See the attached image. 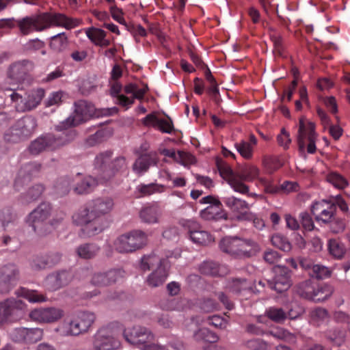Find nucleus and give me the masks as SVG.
<instances>
[{"label":"nucleus","mask_w":350,"mask_h":350,"mask_svg":"<svg viewBox=\"0 0 350 350\" xmlns=\"http://www.w3.org/2000/svg\"><path fill=\"white\" fill-rule=\"evenodd\" d=\"M95 320L94 313L89 311H79L65 318L55 330L62 336H78L87 334Z\"/></svg>","instance_id":"f257e3e1"},{"label":"nucleus","mask_w":350,"mask_h":350,"mask_svg":"<svg viewBox=\"0 0 350 350\" xmlns=\"http://www.w3.org/2000/svg\"><path fill=\"white\" fill-rule=\"evenodd\" d=\"M52 210V205L49 202H42L28 214L25 221L36 234L40 236L46 235L61 222L64 217V213H62L57 219L48 221L51 215Z\"/></svg>","instance_id":"f03ea898"},{"label":"nucleus","mask_w":350,"mask_h":350,"mask_svg":"<svg viewBox=\"0 0 350 350\" xmlns=\"http://www.w3.org/2000/svg\"><path fill=\"white\" fill-rule=\"evenodd\" d=\"M73 224L81 228V235L90 237L99 234L104 230L103 225L98 220L88 203L78 208L72 215Z\"/></svg>","instance_id":"7ed1b4c3"},{"label":"nucleus","mask_w":350,"mask_h":350,"mask_svg":"<svg viewBox=\"0 0 350 350\" xmlns=\"http://www.w3.org/2000/svg\"><path fill=\"white\" fill-rule=\"evenodd\" d=\"M56 135L47 134L40 136L32 141L29 146V151L31 154L38 155L44 150H53L72 140V133L70 131H59Z\"/></svg>","instance_id":"20e7f679"},{"label":"nucleus","mask_w":350,"mask_h":350,"mask_svg":"<svg viewBox=\"0 0 350 350\" xmlns=\"http://www.w3.org/2000/svg\"><path fill=\"white\" fill-rule=\"evenodd\" d=\"M122 89L121 84L115 81L111 85V95L116 98L117 104L126 109L134 104L135 99L143 100L149 90L147 84L143 83L142 87L140 88L137 83H130L124 87V93L132 95L131 97H128L120 94Z\"/></svg>","instance_id":"39448f33"},{"label":"nucleus","mask_w":350,"mask_h":350,"mask_svg":"<svg viewBox=\"0 0 350 350\" xmlns=\"http://www.w3.org/2000/svg\"><path fill=\"white\" fill-rule=\"evenodd\" d=\"M122 327L113 322L99 328L92 337V340L103 350H118L122 347L120 335Z\"/></svg>","instance_id":"423d86ee"},{"label":"nucleus","mask_w":350,"mask_h":350,"mask_svg":"<svg viewBox=\"0 0 350 350\" xmlns=\"http://www.w3.org/2000/svg\"><path fill=\"white\" fill-rule=\"evenodd\" d=\"M148 243L147 234L141 230H133L120 235L113 241V247L120 254L133 253Z\"/></svg>","instance_id":"0eeeda50"},{"label":"nucleus","mask_w":350,"mask_h":350,"mask_svg":"<svg viewBox=\"0 0 350 350\" xmlns=\"http://www.w3.org/2000/svg\"><path fill=\"white\" fill-rule=\"evenodd\" d=\"M36 128V119L32 116H25L5 133L4 139L10 143L27 140L35 133Z\"/></svg>","instance_id":"6e6552de"},{"label":"nucleus","mask_w":350,"mask_h":350,"mask_svg":"<svg viewBox=\"0 0 350 350\" xmlns=\"http://www.w3.org/2000/svg\"><path fill=\"white\" fill-rule=\"evenodd\" d=\"M254 242L237 237H226L219 242L220 250L234 258H249L254 254Z\"/></svg>","instance_id":"1a4fd4ad"},{"label":"nucleus","mask_w":350,"mask_h":350,"mask_svg":"<svg viewBox=\"0 0 350 350\" xmlns=\"http://www.w3.org/2000/svg\"><path fill=\"white\" fill-rule=\"evenodd\" d=\"M75 114L68 117L65 121L59 123L55 126L57 131H70L72 133V139L75 135L73 130L70 129L72 126H76L86 121L94 114V107L85 100H81L75 103Z\"/></svg>","instance_id":"9d476101"},{"label":"nucleus","mask_w":350,"mask_h":350,"mask_svg":"<svg viewBox=\"0 0 350 350\" xmlns=\"http://www.w3.org/2000/svg\"><path fill=\"white\" fill-rule=\"evenodd\" d=\"M111 151H105L98 154L94 160L95 167L106 173L109 178L117 173H122L127 169L126 158L120 156L116 157L110 163Z\"/></svg>","instance_id":"9b49d317"},{"label":"nucleus","mask_w":350,"mask_h":350,"mask_svg":"<svg viewBox=\"0 0 350 350\" xmlns=\"http://www.w3.org/2000/svg\"><path fill=\"white\" fill-rule=\"evenodd\" d=\"M44 96V90L41 88L31 90L27 94L25 99H23L22 96L16 92H13L10 95L12 101L16 103V109L21 112L36 109Z\"/></svg>","instance_id":"f8f14e48"},{"label":"nucleus","mask_w":350,"mask_h":350,"mask_svg":"<svg viewBox=\"0 0 350 350\" xmlns=\"http://www.w3.org/2000/svg\"><path fill=\"white\" fill-rule=\"evenodd\" d=\"M121 334L126 342L140 349L146 342H151L154 338V335L149 329L139 325L122 329Z\"/></svg>","instance_id":"ddd939ff"},{"label":"nucleus","mask_w":350,"mask_h":350,"mask_svg":"<svg viewBox=\"0 0 350 350\" xmlns=\"http://www.w3.org/2000/svg\"><path fill=\"white\" fill-rule=\"evenodd\" d=\"M42 16L44 30L53 27H63L67 30H70L80 25L79 20L68 17L66 14L60 12H42Z\"/></svg>","instance_id":"4468645a"},{"label":"nucleus","mask_w":350,"mask_h":350,"mask_svg":"<svg viewBox=\"0 0 350 350\" xmlns=\"http://www.w3.org/2000/svg\"><path fill=\"white\" fill-rule=\"evenodd\" d=\"M314 129V124L310 122H306L304 118H300L297 137L299 150H304L306 146V141L307 140L308 142V144L307 145V152L310 154H314L316 152V133Z\"/></svg>","instance_id":"2eb2a0df"},{"label":"nucleus","mask_w":350,"mask_h":350,"mask_svg":"<svg viewBox=\"0 0 350 350\" xmlns=\"http://www.w3.org/2000/svg\"><path fill=\"white\" fill-rule=\"evenodd\" d=\"M43 329L39 327H17L9 333L10 338L15 342L31 345L38 342L43 338Z\"/></svg>","instance_id":"dca6fc26"},{"label":"nucleus","mask_w":350,"mask_h":350,"mask_svg":"<svg viewBox=\"0 0 350 350\" xmlns=\"http://www.w3.org/2000/svg\"><path fill=\"white\" fill-rule=\"evenodd\" d=\"M310 211L317 223L327 224L334 217L336 208L330 200H321L312 202Z\"/></svg>","instance_id":"f3484780"},{"label":"nucleus","mask_w":350,"mask_h":350,"mask_svg":"<svg viewBox=\"0 0 350 350\" xmlns=\"http://www.w3.org/2000/svg\"><path fill=\"white\" fill-rule=\"evenodd\" d=\"M183 226L193 243L206 245L214 241L213 236L208 232L202 230L201 226L196 221L187 220Z\"/></svg>","instance_id":"a211bd4d"},{"label":"nucleus","mask_w":350,"mask_h":350,"mask_svg":"<svg viewBox=\"0 0 350 350\" xmlns=\"http://www.w3.org/2000/svg\"><path fill=\"white\" fill-rule=\"evenodd\" d=\"M19 271L14 264H8L0 268V293H9L17 284Z\"/></svg>","instance_id":"6ab92c4d"},{"label":"nucleus","mask_w":350,"mask_h":350,"mask_svg":"<svg viewBox=\"0 0 350 350\" xmlns=\"http://www.w3.org/2000/svg\"><path fill=\"white\" fill-rule=\"evenodd\" d=\"M73 279L72 272L60 270L48 275L44 280V288L49 291H56L67 286Z\"/></svg>","instance_id":"aec40b11"},{"label":"nucleus","mask_w":350,"mask_h":350,"mask_svg":"<svg viewBox=\"0 0 350 350\" xmlns=\"http://www.w3.org/2000/svg\"><path fill=\"white\" fill-rule=\"evenodd\" d=\"M124 276L122 269H111L105 272H95L92 274L90 282L96 286H106L118 282Z\"/></svg>","instance_id":"412c9836"},{"label":"nucleus","mask_w":350,"mask_h":350,"mask_svg":"<svg viewBox=\"0 0 350 350\" xmlns=\"http://www.w3.org/2000/svg\"><path fill=\"white\" fill-rule=\"evenodd\" d=\"M90 208L96 216L98 217V220L105 228L104 216L110 213L114 207L113 199L109 196L96 198L88 202Z\"/></svg>","instance_id":"4be33fe9"},{"label":"nucleus","mask_w":350,"mask_h":350,"mask_svg":"<svg viewBox=\"0 0 350 350\" xmlns=\"http://www.w3.org/2000/svg\"><path fill=\"white\" fill-rule=\"evenodd\" d=\"M42 13L25 16L16 21V25L23 35H29L32 32L43 31L44 23Z\"/></svg>","instance_id":"5701e85b"},{"label":"nucleus","mask_w":350,"mask_h":350,"mask_svg":"<svg viewBox=\"0 0 350 350\" xmlns=\"http://www.w3.org/2000/svg\"><path fill=\"white\" fill-rule=\"evenodd\" d=\"M64 314V310L58 308H38L29 313V317L39 323H53L60 319Z\"/></svg>","instance_id":"b1692460"},{"label":"nucleus","mask_w":350,"mask_h":350,"mask_svg":"<svg viewBox=\"0 0 350 350\" xmlns=\"http://www.w3.org/2000/svg\"><path fill=\"white\" fill-rule=\"evenodd\" d=\"M296 291L300 297L306 299L320 301L326 299V296L323 295L322 290L310 280H306L299 283Z\"/></svg>","instance_id":"393cba45"},{"label":"nucleus","mask_w":350,"mask_h":350,"mask_svg":"<svg viewBox=\"0 0 350 350\" xmlns=\"http://www.w3.org/2000/svg\"><path fill=\"white\" fill-rule=\"evenodd\" d=\"M174 253L168 252L165 255L166 258L160 256L155 252H153L149 255L144 256L141 260V268L144 271L159 269L160 267L168 268L169 258H171Z\"/></svg>","instance_id":"a878e982"},{"label":"nucleus","mask_w":350,"mask_h":350,"mask_svg":"<svg viewBox=\"0 0 350 350\" xmlns=\"http://www.w3.org/2000/svg\"><path fill=\"white\" fill-rule=\"evenodd\" d=\"M40 168L41 165L38 163H29L21 167L14 181L15 189L19 191L24 184L28 183L40 172Z\"/></svg>","instance_id":"bb28decb"},{"label":"nucleus","mask_w":350,"mask_h":350,"mask_svg":"<svg viewBox=\"0 0 350 350\" xmlns=\"http://www.w3.org/2000/svg\"><path fill=\"white\" fill-rule=\"evenodd\" d=\"M25 304L21 299L8 298L0 302V324L12 317L17 310L24 309Z\"/></svg>","instance_id":"cd10ccee"},{"label":"nucleus","mask_w":350,"mask_h":350,"mask_svg":"<svg viewBox=\"0 0 350 350\" xmlns=\"http://www.w3.org/2000/svg\"><path fill=\"white\" fill-rule=\"evenodd\" d=\"M275 272V275L273 281L269 284L270 287L278 293L287 291L291 286L289 270L285 267H278Z\"/></svg>","instance_id":"c85d7f7f"},{"label":"nucleus","mask_w":350,"mask_h":350,"mask_svg":"<svg viewBox=\"0 0 350 350\" xmlns=\"http://www.w3.org/2000/svg\"><path fill=\"white\" fill-rule=\"evenodd\" d=\"M32 64L28 60H22L13 63L8 70V77L16 83L23 81L32 69Z\"/></svg>","instance_id":"c756f323"},{"label":"nucleus","mask_w":350,"mask_h":350,"mask_svg":"<svg viewBox=\"0 0 350 350\" xmlns=\"http://www.w3.org/2000/svg\"><path fill=\"white\" fill-rule=\"evenodd\" d=\"M159 161L156 152H149L141 154L133 165V170L137 174H144L149 170L151 166L157 165Z\"/></svg>","instance_id":"7c9ffc66"},{"label":"nucleus","mask_w":350,"mask_h":350,"mask_svg":"<svg viewBox=\"0 0 350 350\" xmlns=\"http://www.w3.org/2000/svg\"><path fill=\"white\" fill-rule=\"evenodd\" d=\"M73 178L75 185H72V190L75 193L78 195L91 193L98 184L97 180L92 176H86L81 178L80 173H77Z\"/></svg>","instance_id":"2f4dec72"},{"label":"nucleus","mask_w":350,"mask_h":350,"mask_svg":"<svg viewBox=\"0 0 350 350\" xmlns=\"http://www.w3.org/2000/svg\"><path fill=\"white\" fill-rule=\"evenodd\" d=\"M222 200L225 205L229 208L232 212L237 214L239 219L246 218L250 206L245 200L237 198L234 196L225 197Z\"/></svg>","instance_id":"473e14b6"},{"label":"nucleus","mask_w":350,"mask_h":350,"mask_svg":"<svg viewBox=\"0 0 350 350\" xmlns=\"http://www.w3.org/2000/svg\"><path fill=\"white\" fill-rule=\"evenodd\" d=\"M162 215L161 207L156 203L143 207L139 211L142 221L148 224H157Z\"/></svg>","instance_id":"72a5a7b5"},{"label":"nucleus","mask_w":350,"mask_h":350,"mask_svg":"<svg viewBox=\"0 0 350 350\" xmlns=\"http://www.w3.org/2000/svg\"><path fill=\"white\" fill-rule=\"evenodd\" d=\"M258 140L254 134H250L248 139H241L234 144V147L240 155L245 159H250L253 157L254 148Z\"/></svg>","instance_id":"f704fd0d"},{"label":"nucleus","mask_w":350,"mask_h":350,"mask_svg":"<svg viewBox=\"0 0 350 350\" xmlns=\"http://www.w3.org/2000/svg\"><path fill=\"white\" fill-rule=\"evenodd\" d=\"M84 31L90 40L96 46L107 47L111 44L110 40L106 39V31L101 29L91 27L84 29Z\"/></svg>","instance_id":"c9c22d12"},{"label":"nucleus","mask_w":350,"mask_h":350,"mask_svg":"<svg viewBox=\"0 0 350 350\" xmlns=\"http://www.w3.org/2000/svg\"><path fill=\"white\" fill-rule=\"evenodd\" d=\"M327 247L329 254L336 260L342 259L347 252L344 243L339 238L328 239Z\"/></svg>","instance_id":"e433bc0d"},{"label":"nucleus","mask_w":350,"mask_h":350,"mask_svg":"<svg viewBox=\"0 0 350 350\" xmlns=\"http://www.w3.org/2000/svg\"><path fill=\"white\" fill-rule=\"evenodd\" d=\"M165 186L157 183L149 184L142 183L137 186L135 194L137 198L149 196L154 193H161L164 191Z\"/></svg>","instance_id":"4c0bfd02"},{"label":"nucleus","mask_w":350,"mask_h":350,"mask_svg":"<svg viewBox=\"0 0 350 350\" xmlns=\"http://www.w3.org/2000/svg\"><path fill=\"white\" fill-rule=\"evenodd\" d=\"M74 178L69 176H62L57 178L53 186L55 193L59 197L68 195L71 188L72 189L71 183H74Z\"/></svg>","instance_id":"58836bf2"},{"label":"nucleus","mask_w":350,"mask_h":350,"mask_svg":"<svg viewBox=\"0 0 350 350\" xmlns=\"http://www.w3.org/2000/svg\"><path fill=\"white\" fill-rule=\"evenodd\" d=\"M69 45L68 36L66 32L53 36L49 39V46L55 52H62Z\"/></svg>","instance_id":"ea45409f"},{"label":"nucleus","mask_w":350,"mask_h":350,"mask_svg":"<svg viewBox=\"0 0 350 350\" xmlns=\"http://www.w3.org/2000/svg\"><path fill=\"white\" fill-rule=\"evenodd\" d=\"M167 269L160 267L153 271L146 280L147 284L151 287H157L162 285L167 279Z\"/></svg>","instance_id":"a19ab883"},{"label":"nucleus","mask_w":350,"mask_h":350,"mask_svg":"<svg viewBox=\"0 0 350 350\" xmlns=\"http://www.w3.org/2000/svg\"><path fill=\"white\" fill-rule=\"evenodd\" d=\"M100 251V247L95 243H84L77 248L79 257L83 259L94 258Z\"/></svg>","instance_id":"79ce46f5"},{"label":"nucleus","mask_w":350,"mask_h":350,"mask_svg":"<svg viewBox=\"0 0 350 350\" xmlns=\"http://www.w3.org/2000/svg\"><path fill=\"white\" fill-rule=\"evenodd\" d=\"M191 321L196 324H202L206 321L208 325L219 329H226L228 324L226 319L219 315L208 317L206 320L201 319L200 317H193Z\"/></svg>","instance_id":"37998d69"},{"label":"nucleus","mask_w":350,"mask_h":350,"mask_svg":"<svg viewBox=\"0 0 350 350\" xmlns=\"http://www.w3.org/2000/svg\"><path fill=\"white\" fill-rule=\"evenodd\" d=\"M193 337L197 342L215 343L218 341V336L206 327L198 328L194 331Z\"/></svg>","instance_id":"c03bdc74"},{"label":"nucleus","mask_w":350,"mask_h":350,"mask_svg":"<svg viewBox=\"0 0 350 350\" xmlns=\"http://www.w3.org/2000/svg\"><path fill=\"white\" fill-rule=\"evenodd\" d=\"M15 294L18 297H23L32 303L43 302L46 300V297L39 294L37 291L29 290L24 287H21L16 290Z\"/></svg>","instance_id":"a18cd8bd"},{"label":"nucleus","mask_w":350,"mask_h":350,"mask_svg":"<svg viewBox=\"0 0 350 350\" xmlns=\"http://www.w3.org/2000/svg\"><path fill=\"white\" fill-rule=\"evenodd\" d=\"M44 187L42 185L38 184L30 187L28 191L21 194V200L23 204H29L37 200L42 194Z\"/></svg>","instance_id":"49530a36"},{"label":"nucleus","mask_w":350,"mask_h":350,"mask_svg":"<svg viewBox=\"0 0 350 350\" xmlns=\"http://www.w3.org/2000/svg\"><path fill=\"white\" fill-rule=\"evenodd\" d=\"M229 291L234 295L251 290V284L245 279H234L228 287Z\"/></svg>","instance_id":"de8ad7c7"},{"label":"nucleus","mask_w":350,"mask_h":350,"mask_svg":"<svg viewBox=\"0 0 350 350\" xmlns=\"http://www.w3.org/2000/svg\"><path fill=\"white\" fill-rule=\"evenodd\" d=\"M217 204L209 205L200 212V216L205 220L216 219L219 217L222 209L221 202H217Z\"/></svg>","instance_id":"09e8293b"},{"label":"nucleus","mask_w":350,"mask_h":350,"mask_svg":"<svg viewBox=\"0 0 350 350\" xmlns=\"http://www.w3.org/2000/svg\"><path fill=\"white\" fill-rule=\"evenodd\" d=\"M228 183L230 187L234 189V191L239 192L242 194H247L249 196L256 197V193H249V187L247 185L244 184L243 181L236 177H231Z\"/></svg>","instance_id":"8fccbe9b"},{"label":"nucleus","mask_w":350,"mask_h":350,"mask_svg":"<svg viewBox=\"0 0 350 350\" xmlns=\"http://www.w3.org/2000/svg\"><path fill=\"white\" fill-rule=\"evenodd\" d=\"M271 241L273 246L284 252H289L291 250V243L286 237L282 234H276L273 235Z\"/></svg>","instance_id":"3c124183"},{"label":"nucleus","mask_w":350,"mask_h":350,"mask_svg":"<svg viewBox=\"0 0 350 350\" xmlns=\"http://www.w3.org/2000/svg\"><path fill=\"white\" fill-rule=\"evenodd\" d=\"M327 182L331 183L334 187L342 189L348 185V182L345 178L336 172H330L326 178Z\"/></svg>","instance_id":"603ef678"},{"label":"nucleus","mask_w":350,"mask_h":350,"mask_svg":"<svg viewBox=\"0 0 350 350\" xmlns=\"http://www.w3.org/2000/svg\"><path fill=\"white\" fill-rule=\"evenodd\" d=\"M331 221L329 223H327L331 230V232L334 234H340L344 232L346 228V224L344 219L336 217V214H335L334 217L330 219Z\"/></svg>","instance_id":"864d4df0"},{"label":"nucleus","mask_w":350,"mask_h":350,"mask_svg":"<svg viewBox=\"0 0 350 350\" xmlns=\"http://www.w3.org/2000/svg\"><path fill=\"white\" fill-rule=\"evenodd\" d=\"M331 271L329 269L322 265H314L312 268V271L310 272L309 275L312 278H317L318 280L324 279L329 277Z\"/></svg>","instance_id":"5fc2aeb1"},{"label":"nucleus","mask_w":350,"mask_h":350,"mask_svg":"<svg viewBox=\"0 0 350 350\" xmlns=\"http://www.w3.org/2000/svg\"><path fill=\"white\" fill-rule=\"evenodd\" d=\"M265 314L270 320L276 323H281L286 318L284 311L282 308H269L266 310Z\"/></svg>","instance_id":"6e6d98bb"},{"label":"nucleus","mask_w":350,"mask_h":350,"mask_svg":"<svg viewBox=\"0 0 350 350\" xmlns=\"http://www.w3.org/2000/svg\"><path fill=\"white\" fill-rule=\"evenodd\" d=\"M64 97V93L62 91L53 92L48 96L44 100V105L46 107H50L52 106H59Z\"/></svg>","instance_id":"4d7b16f0"},{"label":"nucleus","mask_w":350,"mask_h":350,"mask_svg":"<svg viewBox=\"0 0 350 350\" xmlns=\"http://www.w3.org/2000/svg\"><path fill=\"white\" fill-rule=\"evenodd\" d=\"M160 307L164 310H179L182 308V304L178 299L169 297L160 301Z\"/></svg>","instance_id":"13d9d810"},{"label":"nucleus","mask_w":350,"mask_h":350,"mask_svg":"<svg viewBox=\"0 0 350 350\" xmlns=\"http://www.w3.org/2000/svg\"><path fill=\"white\" fill-rule=\"evenodd\" d=\"M107 133V132L105 130H98L94 134L91 135L87 138L85 141L86 145L90 147L100 144L106 139Z\"/></svg>","instance_id":"bf43d9fd"},{"label":"nucleus","mask_w":350,"mask_h":350,"mask_svg":"<svg viewBox=\"0 0 350 350\" xmlns=\"http://www.w3.org/2000/svg\"><path fill=\"white\" fill-rule=\"evenodd\" d=\"M219 265L213 261H205L200 267L202 273L211 275L219 274Z\"/></svg>","instance_id":"052dcab7"},{"label":"nucleus","mask_w":350,"mask_h":350,"mask_svg":"<svg viewBox=\"0 0 350 350\" xmlns=\"http://www.w3.org/2000/svg\"><path fill=\"white\" fill-rule=\"evenodd\" d=\"M244 346L250 350H267V343L259 338H253L244 342Z\"/></svg>","instance_id":"680f3d73"},{"label":"nucleus","mask_w":350,"mask_h":350,"mask_svg":"<svg viewBox=\"0 0 350 350\" xmlns=\"http://www.w3.org/2000/svg\"><path fill=\"white\" fill-rule=\"evenodd\" d=\"M268 334L273 336L275 338L284 340L290 341L294 340L295 338L293 334L281 327H278L275 329L267 331V335Z\"/></svg>","instance_id":"e2e57ef3"},{"label":"nucleus","mask_w":350,"mask_h":350,"mask_svg":"<svg viewBox=\"0 0 350 350\" xmlns=\"http://www.w3.org/2000/svg\"><path fill=\"white\" fill-rule=\"evenodd\" d=\"M327 338L337 346H340L344 341L345 333L342 331L329 330L326 334Z\"/></svg>","instance_id":"0e129e2a"},{"label":"nucleus","mask_w":350,"mask_h":350,"mask_svg":"<svg viewBox=\"0 0 350 350\" xmlns=\"http://www.w3.org/2000/svg\"><path fill=\"white\" fill-rule=\"evenodd\" d=\"M199 306L204 312H211L217 309V303L211 298L203 299L200 301Z\"/></svg>","instance_id":"69168bd1"},{"label":"nucleus","mask_w":350,"mask_h":350,"mask_svg":"<svg viewBox=\"0 0 350 350\" xmlns=\"http://www.w3.org/2000/svg\"><path fill=\"white\" fill-rule=\"evenodd\" d=\"M299 219L303 228L307 231H312L314 229V224L312 217L307 212L299 214Z\"/></svg>","instance_id":"338daca9"},{"label":"nucleus","mask_w":350,"mask_h":350,"mask_svg":"<svg viewBox=\"0 0 350 350\" xmlns=\"http://www.w3.org/2000/svg\"><path fill=\"white\" fill-rule=\"evenodd\" d=\"M335 208L338 206L345 215L348 216L350 213L349 206L340 195H338L330 200Z\"/></svg>","instance_id":"774afa93"}]
</instances>
